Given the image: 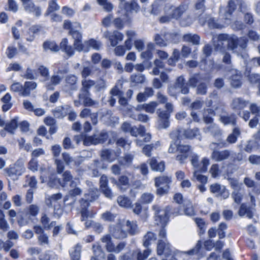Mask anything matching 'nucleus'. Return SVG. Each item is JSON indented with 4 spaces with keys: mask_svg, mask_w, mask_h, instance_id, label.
<instances>
[{
    "mask_svg": "<svg viewBox=\"0 0 260 260\" xmlns=\"http://www.w3.org/2000/svg\"><path fill=\"white\" fill-rule=\"evenodd\" d=\"M236 8L237 5L234 0H230L228 1L223 14V18L225 21H230L232 20L233 13L236 10Z\"/></svg>",
    "mask_w": 260,
    "mask_h": 260,
    "instance_id": "21",
    "label": "nucleus"
},
{
    "mask_svg": "<svg viewBox=\"0 0 260 260\" xmlns=\"http://www.w3.org/2000/svg\"><path fill=\"white\" fill-rule=\"evenodd\" d=\"M158 103L156 101H151L148 104L143 105V109L147 113L153 114L154 113Z\"/></svg>",
    "mask_w": 260,
    "mask_h": 260,
    "instance_id": "43",
    "label": "nucleus"
},
{
    "mask_svg": "<svg viewBox=\"0 0 260 260\" xmlns=\"http://www.w3.org/2000/svg\"><path fill=\"white\" fill-rule=\"evenodd\" d=\"M6 175L13 181L17 180L24 172V168L16 164L10 165L4 170Z\"/></svg>",
    "mask_w": 260,
    "mask_h": 260,
    "instance_id": "9",
    "label": "nucleus"
},
{
    "mask_svg": "<svg viewBox=\"0 0 260 260\" xmlns=\"http://www.w3.org/2000/svg\"><path fill=\"white\" fill-rule=\"evenodd\" d=\"M151 253V250L147 248L144 250L143 252L139 251L137 254V260H145L146 259Z\"/></svg>",
    "mask_w": 260,
    "mask_h": 260,
    "instance_id": "59",
    "label": "nucleus"
},
{
    "mask_svg": "<svg viewBox=\"0 0 260 260\" xmlns=\"http://www.w3.org/2000/svg\"><path fill=\"white\" fill-rule=\"evenodd\" d=\"M255 209H254V206H250L246 203H241L238 214L240 217L246 216L249 219H252L254 216V212Z\"/></svg>",
    "mask_w": 260,
    "mask_h": 260,
    "instance_id": "14",
    "label": "nucleus"
},
{
    "mask_svg": "<svg viewBox=\"0 0 260 260\" xmlns=\"http://www.w3.org/2000/svg\"><path fill=\"white\" fill-rule=\"evenodd\" d=\"M95 84V81L91 79L82 80L81 81L82 86L80 89V93H90V90Z\"/></svg>",
    "mask_w": 260,
    "mask_h": 260,
    "instance_id": "31",
    "label": "nucleus"
},
{
    "mask_svg": "<svg viewBox=\"0 0 260 260\" xmlns=\"http://www.w3.org/2000/svg\"><path fill=\"white\" fill-rule=\"evenodd\" d=\"M183 40L185 42L191 43L193 45H199L200 37L197 34H186L183 36Z\"/></svg>",
    "mask_w": 260,
    "mask_h": 260,
    "instance_id": "36",
    "label": "nucleus"
},
{
    "mask_svg": "<svg viewBox=\"0 0 260 260\" xmlns=\"http://www.w3.org/2000/svg\"><path fill=\"white\" fill-rule=\"evenodd\" d=\"M102 243H106V248L108 252H116L117 253L122 250L126 246V242H120L116 247H115L114 244L112 242V238L109 234L103 236L101 239Z\"/></svg>",
    "mask_w": 260,
    "mask_h": 260,
    "instance_id": "7",
    "label": "nucleus"
},
{
    "mask_svg": "<svg viewBox=\"0 0 260 260\" xmlns=\"http://www.w3.org/2000/svg\"><path fill=\"white\" fill-rule=\"evenodd\" d=\"M43 48L45 51L49 50L54 52H57L59 50V46L54 41H45L43 44Z\"/></svg>",
    "mask_w": 260,
    "mask_h": 260,
    "instance_id": "35",
    "label": "nucleus"
},
{
    "mask_svg": "<svg viewBox=\"0 0 260 260\" xmlns=\"http://www.w3.org/2000/svg\"><path fill=\"white\" fill-rule=\"evenodd\" d=\"M152 209L154 211L155 220L158 224H160L161 228L160 229L158 236L160 238L167 241V233L165 228L169 219V212L167 209L161 208L157 205H154Z\"/></svg>",
    "mask_w": 260,
    "mask_h": 260,
    "instance_id": "1",
    "label": "nucleus"
},
{
    "mask_svg": "<svg viewBox=\"0 0 260 260\" xmlns=\"http://www.w3.org/2000/svg\"><path fill=\"white\" fill-rule=\"evenodd\" d=\"M205 2L206 0H196L194 4L195 9L196 10H200L202 13H204L206 10Z\"/></svg>",
    "mask_w": 260,
    "mask_h": 260,
    "instance_id": "55",
    "label": "nucleus"
},
{
    "mask_svg": "<svg viewBox=\"0 0 260 260\" xmlns=\"http://www.w3.org/2000/svg\"><path fill=\"white\" fill-rule=\"evenodd\" d=\"M84 200L89 201V202L94 201L98 198V196L96 195V192L93 190H89L88 193H86L84 195Z\"/></svg>",
    "mask_w": 260,
    "mask_h": 260,
    "instance_id": "61",
    "label": "nucleus"
},
{
    "mask_svg": "<svg viewBox=\"0 0 260 260\" xmlns=\"http://www.w3.org/2000/svg\"><path fill=\"white\" fill-rule=\"evenodd\" d=\"M123 38V34L117 30L114 31L113 34L110 35L109 37V40L110 42L111 45L113 47L116 46L118 44L119 41H122Z\"/></svg>",
    "mask_w": 260,
    "mask_h": 260,
    "instance_id": "29",
    "label": "nucleus"
},
{
    "mask_svg": "<svg viewBox=\"0 0 260 260\" xmlns=\"http://www.w3.org/2000/svg\"><path fill=\"white\" fill-rule=\"evenodd\" d=\"M83 144L85 146L98 145L96 139H95V135L94 134L92 136H87L84 135V138H83Z\"/></svg>",
    "mask_w": 260,
    "mask_h": 260,
    "instance_id": "48",
    "label": "nucleus"
},
{
    "mask_svg": "<svg viewBox=\"0 0 260 260\" xmlns=\"http://www.w3.org/2000/svg\"><path fill=\"white\" fill-rule=\"evenodd\" d=\"M37 87V83L32 81H26L22 85L19 82L13 83L10 86L11 91L18 93L20 96L26 97L30 95L31 91Z\"/></svg>",
    "mask_w": 260,
    "mask_h": 260,
    "instance_id": "4",
    "label": "nucleus"
},
{
    "mask_svg": "<svg viewBox=\"0 0 260 260\" xmlns=\"http://www.w3.org/2000/svg\"><path fill=\"white\" fill-rule=\"evenodd\" d=\"M124 224L121 222H118L115 224L110 225L109 232L110 235L114 239L123 240L127 237V232L124 230Z\"/></svg>",
    "mask_w": 260,
    "mask_h": 260,
    "instance_id": "6",
    "label": "nucleus"
},
{
    "mask_svg": "<svg viewBox=\"0 0 260 260\" xmlns=\"http://www.w3.org/2000/svg\"><path fill=\"white\" fill-rule=\"evenodd\" d=\"M154 185L156 187V194L162 197L169 193L172 182L171 176L161 175L154 179Z\"/></svg>",
    "mask_w": 260,
    "mask_h": 260,
    "instance_id": "3",
    "label": "nucleus"
},
{
    "mask_svg": "<svg viewBox=\"0 0 260 260\" xmlns=\"http://www.w3.org/2000/svg\"><path fill=\"white\" fill-rule=\"evenodd\" d=\"M210 173L213 178H216L218 176L220 173L218 165L216 164L212 165L210 169Z\"/></svg>",
    "mask_w": 260,
    "mask_h": 260,
    "instance_id": "64",
    "label": "nucleus"
},
{
    "mask_svg": "<svg viewBox=\"0 0 260 260\" xmlns=\"http://www.w3.org/2000/svg\"><path fill=\"white\" fill-rule=\"evenodd\" d=\"M207 86L205 83H200L197 88V93L201 95H205L207 92Z\"/></svg>",
    "mask_w": 260,
    "mask_h": 260,
    "instance_id": "63",
    "label": "nucleus"
},
{
    "mask_svg": "<svg viewBox=\"0 0 260 260\" xmlns=\"http://www.w3.org/2000/svg\"><path fill=\"white\" fill-rule=\"evenodd\" d=\"M176 84L178 88L180 89V91L182 94H186L189 92V84L186 82L184 78L180 76L177 78Z\"/></svg>",
    "mask_w": 260,
    "mask_h": 260,
    "instance_id": "26",
    "label": "nucleus"
},
{
    "mask_svg": "<svg viewBox=\"0 0 260 260\" xmlns=\"http://www.w3.org/2000/svg\"><path fill=\"white\" fill-rule=\"evenodd\" d=\"M101 157L103 160L111 162L117 158V155L114 150L105 149L101 151Z\"/></svg>",
    "mask_w": 260,
    "mask_h": 260,
    "instance_id": "23",
    "label": "nucleus"
},
{
    "mask_svg": "<svg viewBox=\"0 0 260 260\" xmlns=\"http://www.w3.org/2000/svg\"><path fill=\"white\" fill-rule=\"evenodd\" d=\"M81 253V246L79 244H77L73 250L70 252L71 260H80Z\"/></svg>",
    "mask_w": 260,
    "mask_h": 260,
    "instance_id": "39",
    "label": "nucleus"
},
{
    "mask_svg": "<svg viewBox=\"0 0 260 260\" xmlns=\"http://www.w3.org/2000/svg\"><path fill=\"white\" fill-rule=\"evenodd\" d=\"M157 239L156 235L152 232H148L143 237V246L148 248L152 241H155Z\"/></svg>",
    "mask_w": 260,
    "mask_h": 260,
    "instance_id": "37",
    "label": "nucleus"
},
{
    "mask_svg": "<svg viewBox=\"0 0 260 260\" xmlns=\"http://www.w3.org/2000/svg\"><path fill=\"white\" fill-rule=\"evenodd\" d=\"M77 77L74 75H67L65 78V86L71 91L77 89Z\"/></svg>",
    "mask_w": 260,
    "mask_h": 260,
    "instance_id": "24",
    "label": "nucleus"
},
{
    "mask_svg": "<svg viewBox=\"0 0 260 260\" xmlns=\"http://www.w3.org/2000/svg\"><path fill=\"white\" fill-rule=\"evenodd\" d=\"M59 184L63 187H67L68 184L70 187L77 186L76 182L73 180V176L69 170L64 171L62 175V180L58 181Z\"/></svg>",
    "mask_w": 260,
    "mask_h": 260,
    "instance_id": "15",
    "label": "nucleus"
},
{
    "mask_svg": "<svg viewBox=\"0 0 260 260\" xmlns=\"http://www.w3.org/2000/svg\"><path fill=\"white\" fill-rule=\"evenodd\" d=\"M243 75L241 71L235 70L230 77L231 85L233 87L239 88L242 84Z\"/></svg>",
    "mask_w": 260,
    "mask_h": 260,
    "instance_id": "20",
    "label": "nucleus"
},
{
    "mask_svg": "<svg viewBox=\"0 0 260 260\" xmlns=\"http://www.w3.org/2000/svg\"><path fill=\"white\" fill-rule=\"evenodd\" d=\"M166 241L162 239L158 240L156 247L157 255H162L164 253L165 249H169V252H171V250L169 248L170 244L168 242H166Z\"/></svg>",
    "mask_w": 260,
    "mask_h": 260,
    "instance_id": "34",
    "label": "nucleus"
},
{
    "mask_svg": "<svg viewBox=\"0 0 260 260\" xmlns=\"http://www.w3.org/2000/svg\"><path fill=\"white\" fill-rule=\"evenodd\" d=\"M90 93H79L78 98L82 100L85 107H91L95 104V102L90 98Z\"/></svg>",
    "mask_w": 260,
    "mask_h": 260,
    "instance_id": "27",
    "label": "nucleus"
},
{
    "mask_svg": "<svg viewBox=\"0 0 260 260\" xmlns=\"http://www.w3.org/2000/svg\"><path fill=\"white\" fill-rule=\"evenodd\" d=\"M39 208L38 206L34 204L29 205L27 209V213L30 216L36 217L39 213Z\"/></svg>",
    "mask_w": 260,
    "mask_h": 260,
    "instance_id": "57",
    "label": "nucleus"
},
{
    "mask_svg": "<svg viewBox=\"0 0 260 260\" xmlns=\"http://www.w3.org/2000/svg\"><path fill=\"white\" fill-rule=\"evenodd\" d=\"M23 6L24 10L30 14H32L37 17L41 15L42 11L40 7L36 6L31 0H20Z\"/></svg>",
    "mask_w": 260,
    "mask_h": 260,
    "instance_id": "11",
    "label": "nucleus"
},
{
    "mask_svg": "<svg viewBox=\"0 0 260 260\" xmlns=\"http://www.w3.org/2000/svg\"><path fill=\"white\" fill-rule=\"evenodd\" d=\"M220 120L224 125L232 124L235 126L237 124V118L234 114L230 116H222Z\"/></svg>",
    "mask_w": 260,
    "mask_h": 260,
    "instance_id": "44",
    "label": "nucleus"
},
{
    "mask_svg": "<svg viewBox=\"0 0 260 260\" xmlns=\"http://www.w3.org/2000/svg\"><path fill=\"white\" fill-rule=\"evenodd\" d=\"M231 155V151L225 149L221 151L214 150L211 155V158L215 161L219 162L228 159Z\"/></svg>",
    "mask_w": 260,
    "mask_h": 260,
    "instance_id": "17",
    "label": "nucleus"
},
{
    "mask_svg": "<svg viewBox=\"0 0 260 260\" xmlns=\"http://www.w3.org/2000/svg\"><path fill=\"white\" fill-rule=\"evenodd\" d=\"M117 202L121 207L129 208L131 206L132 202L129 198L124 196H120L117 198Z\"/></svg>",
    "mask_w": 260,
    "mask_h": 260,
    "instance_id": "45",
    "label": "nucleus"
},
{
    "mask_svg": "<svg viewBox=\"0 0 260 260\" xmlns=\"http://www.w3.org/2000/svg\"><path fill=\"white\" fill-rule=\"evenodd\" d=\"M79 203L81 208V219L82 221H84L89 217V213L88 209L90 206V202L87 200H84V198H81L79 200Z\"/></svg>",
    "mask_w": 260,
    "mask_h": 260,
    "instance_id": "22",
    "label": "nucleus"
},
{
    "mask_svg": "<svg viewBox=\"0 0 260 260\" xmlns=\"http://www.w3.org/2000/svg\"><path fill=\"white\" fill-rule=\"evenodd\" d=\"M74 27L72 23L69 20H65L63 24V28L66 30H69V35L74 39L73 45L75 49L79 52L82 51L83 44L82 43V35L79 30L75 28H80L81 25L79 23L75 22Z\"/></svg>",
    "mask_w": 260,
    "mask_h": 260,
    "instance_id": "2",
    "label": "nucleus"
},
{
    "mask_svg": "<svg viewBox=\"0 0 260 260\" xmlns=\"http://www.w3.org/2000/svg\"><path fill=\"white\" fill-rule=\"evenodd\" d=\"M209 27L212 29H221L223 25L218 23L214 18H210L208 21Z\"/></svg>",
    "mask_w": 260,
    "mask_h": 260,
    "instance_id": "58",
    "label": "nucleus"
},
{
    "mask_svg": "<svg viewBox=\"0 0 260 260\" xmlns=\"http://www.w3.org/2000/svg\"><path fill=\"white\" fill-rule=\"evenodd\" d=\"M61 78L59 75H52L50 78V82L47 85V87L50 88L51 85H57L60 83Z\"/></svg>",
    "mask_w": 260,
    "mask_h": 260,
    "instance_id": "60",
    "label": "nucleus"
},
{
    "mask_svg": "<svg viewBox=\"0 0 260 260\" xmlns=\"http://www.w3.org/2000/svg\"><path fill=\"white\" fill-rule=\"evenodd\" d=\"M154 196L153 194L149 192H145L141 194L139 201L142 204H150L154 200Z\"/></svg>",
    "mask_w": 260,
    "mask_h": 260,
    "instance_id": "41",
    "label": "nucleus"
},
{
    "mask_svg": "<svg viewBox=\"0 0 260 260\" xmlns=\"http://www.w3.org/2000/svg\"><path fill=\"white\" fill-rule=\"evenodd\" d=\"M200 74H195L188 80V83L192 87H196L199 82Z\"/></svg>",
    "mask_w": 260,
    "mask_h": 260,
    "instance_id": "62",
    "label": "nucleus"
},
{
    "mask_svg": "<svg viewBox=\"0 0 260 260\" xmlns=\"http://www.w3.org/2000/svg\"><path fill=\"white\" fill-rule=\"evenodd\" d=\"M241 135V131L239 127H236L233 129L232 132L226 138V142L229 144H234L238 140V137Z\"/></svg>",
    "mask_w": 260,
    "mask_h": 260,
    "instance_id": "32",
    "label": "nucleus"
},
{
    "mask_svg": "<svg viewBox=\"0 0 260 260\" xmlns=\"http://www.w3.org/2000/svg\"><path fill=\"white\" fill-rule=\"evenodd\" d=\"M18 126V117H14L5 124V129L10 134H14Z\"/></svg>",
    "mask_w": 260,
    "mask_h": 260,
    "instance_id": "30",
    "label": "nucleus"
},
{
    "mask_svg": "<svg viewBox=\"0 0 260 260\" xmlns=\"http://www.w3.org/2000/svg\"><path fill=\"white\" fill-rule=\"evenodd\" d=\"M34 70L30 68H27L26 69L25 73L23 75H22L21 77L26 79L34 80L37 78L36 76L34 74Z\"/></svg>",
    "mask_w": 260,
    "mask_h": 260,
    "instance_id": "54",
    "label": "nucleus"
},
{
    "mask_svg": "<svg viewBox=\"0 0 260 260\" xmlns=\"http://www.w3.org/2000/svg\"><path fill=\"white\" fill-rule=\"evenodd\" d=\"M102 46V44L100 41L91 38L84 42L82 51L87 52L89 51L90 48H92L93 49L95 50H99Z\"/></svg>",
    "mask_w": 260,
    "mask_h": 260,
    "instance_id": "19",
    "label": "nucleus"
},
{
    "mask_svg": "<svg viewBox=\"0 0 260 260\" xmlns=\"http://www.w3.org/2000/svg\"><path fill=\"white\" fill-rule=\"evenodd\" d=\"M131 80L136 84H142L144 82L145 77L142 74H134L131 76Z\"/></svg>",
    "mask_w": 260,
    "mask_h": 260,
    "instance_id": "51",
    "label": "nucleus"
},
{
    "mask_svg": "<svg viewBox=\"0 0 260 260\" xmlns=\"http://www.w3.org/2000/svg\"><path fill=\"white\" fill-rule=\"evenodd\" d=\"M151 169L156 172H163L166 168L165 162L164 161L158 162L156 159L152 157L149 163Z\"/></svg>",
    "mask_w": 260,
    "mask_h": 260,
    "instance_id": "28",
    "label": "nucleus"
},
{
    "mask_svg": "<svg viewBox=\"0 0 260 260\" xmlns=\"http://www.w3.org/2000/svg\"><path fill=\"white\" fill-rule=\"evenodd\" d=\"M38 71L40 73L41 77H43L44 81L49 80V69L43 65H41L38 68Z\"/></svg>",
    "mask_w": 260,
    "mask_h": 260,
    "instance_id": "49",
    "label": "nucleus"
},
{
    "mask_svg": "<svg viewBox=\"0 0 260 260\" xmlns=\"http://www.w3.org/2000/svg\"><path fill=\"white\" fill-rule=\"evenodd\" d=\"M108 184L109 180L107 176L105 175H102L100 179V190L105 197L111 199L113 197V194Z\"/></svg>",
    "mask_w": 260,
    "mask_h": 260,
    "instance_id": "13",
    "label": "nucleus"
},
{
    "mask_svg": "<svg viewBox=\"0 0 260 260\" xmlns=\"http://www.w3.org/2000/svg\"><path fill=\"white\" fill-rule=\"evenodd\" d=\"M141 56L142 58L144 59L143 63H145V65L149 62V67L151 66V62H149V61L152 59L153 54L151 50H147L146 51L142 52Z\"/></svg>",
    "mask_w": 260,
    "mask_h": 260,
    "instance_id": "50",
    "label": "nucleus"
},
{
    "mask_svg": "<svg viewBox=\"0 0 260 260\" xmlns=\"http://www.w3.org/2000/svg\"><path fill=\"white\" fill-rule=\"evenodd\" d=\"M57 0H51L48 2V8L44 14L45 17L48 16L51 13L59 10L60 7L57 3Z\"/></svg>",
    "mask_w": 260,
    "mask_h": 260,
    "instance_id": "38",
    "label": "nucleus"
},
{
    "mask_svg": "<svg viewBox=\"0 0 260 260\" xmlns=\"http://www.w3.org/2000/svg\"><path fill=\"white\" fill-rule=\"evenodd\" d=\"M109 138L108 132L106 131H102L99 135H95L97 144L105 143L108 140Z\"/></svg>",
    "mask_w": 260,
    "mask_h": 260,
    "instance_id": "46",
    "label": "nucleus"
},
{
    "mask_svg": "<svg viewBox=\"0 0 260 260\" xmlns=\"http://www.w3.org/2000/svg\"><path fill=\"white\" fill-rule=\"evenodd\" d=\"M196 223L197 224L198 228V234L200 236L204 235L206 232V223L204 220L200 217H197L194 219Z\"/></svg>",
    "mask_w": 260,
    "mask_h": 260,
    "instance_id": "40",
    "label": "nucleus"
},
{
    "mask_svg": "<svg viewBox=\"0 0 260 260\" xmlns=\"http://www.w3.org/2000/svg\"><path fill=\"white\" fill-rule=\"evenodd\" d=\"M39 166V164L38 161L36 159L32 157L27 165L28 169L33 172H37L38 170Z\"/></svg>",
    "mask_w": 260,
    "mask_h": 260,
    "instance_id": "53",
    "label": "nucleus"
},
{
    "mask_svg": "<svg viewBox=\"0 0 260 260\" xmlns=\"http://www.w3.org/2000/svg\"><path fill=\"white\" fill-rule=\"evenodd\" d=\"M171 10L170 14L172 19L179 20L182 17L183 13L186 11V8L184 5H180L178 7H174L171 6L170 7Z\"/></svg>",
    "mask_w": 260,
    "mask_h": 260,
    "instance_id": "18",
    "label": "nucleus"
},
{
    "mask_svg": "<svg viewBox=\"0 0 260 260\" xmlns=\"http://www.w3.org/2000/svg\"><path fill=\"white\" fill-rule=\"evenodd\" d=\"M110 179L111 183L116 185L118 188L122 192L125 191L130 186L129 179L124 175L119 176L118 180L114 177H111Z\"/></svg>",
    "mask_w": 260,
    "mask_h": 260,
    "instance_id": "12",
    "label": "nucleus"
},
{
    "mask_svg": "<svg viewBox=\"0 0 260 260\" xmlns=\"http://www.w3.org/2000/svg\"><path fill=\"white\" fill-rule=\"evenodd\" d=\"M228 229L227 224L224 222H222L219 223L218 225V228L217 230V233L218 234V237L219 239H222L225 238V231Z\"/></svg>",
    "mask_w": 260,
    "mask_h": 260,
    "instance_id": "47",
    "label": "nucleus"
},
{
    "mask_svg": "<svg viewBox=\"0 0 260 260\" xmlns=\"http://www.w3.org/2000/svg\"><path fill=\"white\" fill-rule=\"evenodd\" d=\"M116 215L110 211H106L102 214V218L106 221L113 222L115 220Z\"/></svg>",
    "mask_w": 260,
    "mask_h": 260,
    "instance_id": "56",
    "label": "nucleus"
},
{
    "mask_svg": "<svg viewBox=\"0 0 260 260\" xmlns=\"http://www.w3.org/2000/svg\"><path fill=\"white\" fill-rule=\"evenodd\" d=\"M176 148L179 154L176 159L180 164H183L191 152V147L189 145L178 144Z\"/></svg>",
    "mask_w": 260,
    "mask_h": 260,
    "instance_id": "10",
    "label": "nucleus"
},
{
    "mask_svg": "<svg viewBox=\"0 0 260 260\" xmlns=\"http://www.w3.org/2000/svg\"><path fill=\"white\" fill-rule=\"evenodd\" d=\"M248 102L241 98H236L233 99L232 103V109L235 111H240L247 105ZM240 115V113L238 114Z\"/></svg>",
    "mask_w": 260,
    "mask_h": 260,
    "instance_id": "25",
    "label": "nucleus"
},
{
    "mask_svg": "<svg viewBox=\"0 0 260 260\" xmlns=\"http://www.w3.org/2000/svg\"><path fill=\"white\" fill-rule=\"evenodd\" d=\"M125 225L127 227V230H125L127 232V236H134L138 233V225L133 221H131L127 220L126 221Z\"/></svg>",
    "mask_w": 260,
    "mask_h": 260,
    "instance_id": "33",
    "label": "nucleus"
},
{
    "mask_svg": "<svg viewBox=\"0 0 260 260\" xmlns=\"http://www.w3.org/2000/svg\"><path fill=\"white\" fill-rule=\"evenodd\" d=\"M43 31V26L40 24L32 25L29 27L26 32V40L32 42L35 40L37 35Z\"/></svg>",
    "mask_w": 260,
    "mask_h": 260,
    "instance_id": "16",
    "label": "nucleus"
},
{
    "mask_svg": "<svg viewBox=\"0 0 260 260\" xmlns=\"http://www.w3.org/2000/svg\"><path fill=\"white\" fill-rule=\"evenodd\" d=\"M18 53L17 49L12 46H9L6 51V54L9 59L14 58Z\"/></svg>",
    "mask_w": 260,
    "mask_h": 260,
    "instance_id": "52",
    "label": "nucleus"
},
{
    "mask_svg": "<svg viewBox=\"0 0 260 260\" xmlns=\"http://www.w3.org/2000/svg\"><path fill=\"white\" fill-rule=\"evenodd\" d=\"M165 108L166 110L158 109L156 111L158 125L160 128H167L170 125V118L173 112L174 107L172 103H167L165 105Z\"/></svg>",
    "mask_w": 260,
    "mask_h": 260,
    "instance_id": "5",
    "label": "nucleus"
},
{
    "mask_svg": "<svg viewBox=\"0 0 260 260\" xmlns=\"http://www.w3.org/2000/svg\"><path fill=\"white\" fill-rule=\"evenodd\" d=\"M121 4L119 5L120 11H124V15L128 18L135 11L137 12L140 9V6L135 1L132 0L130 2H125V0H119Z\"/></svg>",
    "mask_w": 260,
    "mask_h": 260,
    "instance_id": "8",
    "label": "nucleus"
},
{
    "mask_svg": "<svg viewBox=\"0 0 260 260\" xmlns=\"http://www.w3.org/2000/svg\"><path fill=\"white\" fill-rule=\"evenodd\" d=\"M198 135H199V129L197 127L193 129H185L183 132L184 137L189 139H193L196 138Z\"/></svg>",
    "mask_w": 260,
    "mask_h": 260,
    "instance_id": "42",
    "label": "nucleus"
}]
</instances>
